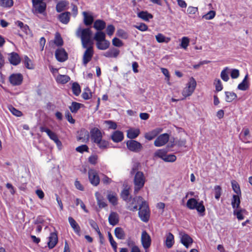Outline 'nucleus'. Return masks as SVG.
Segmentation results:
<instances>
[{"label": "nucleus", "mask_w": 252, "mask_h": 252, "mask_svg": "<svg viewBox=\"0 0 252 252\" xmlns=\"http://www.w3.org/2000/svg\"><path fill=\"white\" fill-rule=\"evenodd\" d=\"M83 56V64L86 66L87 63L92 60L94 55V50L92 45L88 46Z\"/></svg>", "instance_id": "9b49d317"}, {"label": "nucleus", "mask_w": 252, "mask_h": 252, "mask_svg": "<svg viewBox=\"0 0 252 252\" xmlns=\"http://www.w3.org/2000/svg\"><path fill=\"white\" fill-rule=\"evenodd\" d=\"M228 73L229 68L228 67H225L220 73V77L225 82L228 81L229 79Z\"/></svg>", "instance_id": "4c0bfd02"}, {"label": "nucleus", "mask_w": 252, "mask_h": 252, "mask_svg": "<svg viewBox=\"0 0 252 252\" xmlns=\"http://www.w3.org/2000/svg\"><path fill=\"white\" fill-rule=\"evenodd\" d=\"M72 90L74 95L78 96L81 93L80 85L77 83H73L72 86Z\"/></svg>", "instance_id": "a18cd8bd"}, {"label": "nucleus", "mask_w": 252, "mask_h": 252, "mask_svg": "<svg viewBox=\"0 0 252 252\" xmlns=\"http://www.w3.org/2000/svg\"><path fill=\"white\" fill-rule=\"evenodd\" d=\"M112 43L113 46L117 47H122L124 45L123 41L117 37H114L112 40Z\"/></svg>", "instance_id": "052dcab7"}, {"label": "nucleus", "mask_w": 252, "mask_h": 252, "mask_svg": "<svg viewBox=\"0 0 252 252\" xmlns=\"http://www.w3.org/2000/svg\"><path fill=\"white\" fill-rule=\"evenodd\" d=\"M94 39L96 41V48L100 50H105L109 48L110 42L106 39V34L103 32H96Z\"/></svg>", "instance_id": "f03ea898"}, {"label": "nucleus", "mask_w": 252, "mask_h": 252, "mask_svg": "<svg viewBox=\"0 0 252 252\" xmlns=\"http://www.w3.org/2000/svg\"><path fill=\"white\" fill-rule=\"evenodd\" d=\"M70 13L69 12H65L59 15V19L61 22L63 24H67L70 20Z\"/></svg>", "instance_id": "2f4dec72"}, {"label": "nucleus", "mask_w": 252, "mask_h": 252, "mask_svg": "<svg viewBox=\"0 0 252 252\" xmlns=\"http://www.w3.org/2000/svg\"><path fill=\"white\" fill-rule=\"evenodd\" d=\"M56 59L60 62H63L67 59V54L63 48L58 49L55 52Z\"/></svg>", "instance_id": "dca6fc26"}, {"label": "nucleus", "mask_w": 252, "mask_h": 252, "mask_svg": "<svg viewBox=\"0 0 252 252\" xmlns=\"http://www.w3.org/2000/svg\"><path fill=\"white\" fill-rule=\"evenodd\" d=\"M134 27L142 32L146 31L148 29L147 25L144 23H140L139 25L134 26Z\"/></svg>", "instance_id": "774afa93"}, {"label": "nucleus", "mask_w": 252, "mask_h": 252, "mask_svg": "<svg viewBox=\"0 0 252 252\" xmlns=\"http://www.w3.org/2000/svg\"><path fill=\"white\" fill-rule=\"evenodd\" d=\"M31 63V60L27 56L24 57V63L25 66L28 69H32L33 66Z\"/></svg>", "instance_id": "e2e57ef3"}, {"label": "nucleus", "mask_w": 252, "mask_h": 252, "mask_svg": "<svg viewBox=\"0 0 252 252\" xmlns=\"http://www.w3.org/2000/svg\"><path fill=\"white\" fill-rule=\"evenodd\" d=\"M104 123L107 125L109 129H116L117 128L116 123L112 121H105Z\"/></svg>", "instance_id": "0e129e2a"}, {"label": "nucleus", "mask_w": 252, "mask_h": 252, "mask_svg": "<svg viewBox=\"0 0 252 252\" xmlns=\"http://www.w3.org/2000/svg\"><path fill=\"white\" fill-rule=\"evenodd\" d=\"M108 220L110 224L115 225L119 222V215L116 212H111L109 215Z\"/></svg>", "instance_id": "c85d7f7f"}, {"label": "nucleus", "mask_w": 252, "mask_h": 252, "mask_svg": "<svg viewBox=\"0 0 252 252\" xmlns=\"http://www.w3.org/2000/svg\"><path fill=\"white\" fill-rule=\"evenodd\" d=\"M100 149H105L109 147V143L106 140L101 138L94 142Z\"/></svg>", "instance_id": "f704fd0d"}, {"label": "nucleus", "mask_w": 252, "mask_h": 252, "mask_svg": "<svg viewBox=\"0 0 252 252\" xmlns=\"http://www.w3.org/2000/svg\"><path fill=\"white\" fill-rule=\"evenodd\" d=\"M82 104L81 103L72 102L71 105L69 106V109L73 113H76L78 110L80 108Z\"/></svg>", "instance_id": "58836bf2"}, {"label": "nucleus", "mask_w": 252, "mask_h": 252, "mask_svg": "<svg viewBox=\"0 0 252 252\" xmlns=\"http://www.w3.org/2000/svg\"><path fill=\"white\" fill-rule=\"evenodd\" d=\"M70 77L66 75H58L56 77V80L58 83L64 84L68 82Z\"/></svg>", "instance_id": "473e14b6"}, {"label": "nucleus", "mask_w": 252, "mask_h": 252, "mask_svg": "<svg viewBox=\"0 0 252 252\" xmlns=\"http://www.w3.org/2000/svg\"><path fill=\"white\" fill-rule=\"evenodd\" d=\"M225 100L227 102H230L235 99L237 96V94L231 92H225Z\"/></svg>", "instance_id": "e433bc0d"}, {"label": "nucleus", "mask_w": 252, "mask_h": 252, "mask_svg": "<svg viewBox=\"0 0 252 252\" xmlns=\"http://www.w3.org/2000/svg\"><path fill=\"white\" fill-rule=\"evenodd\" d=\"M181 242L186 248H188L193 242V240L192 237H181Z\"/></svg>", "instance_id": "de8ad7c7"}, {"label": "nucleus", "mask_w": 252, "mask_h": 252, "mask_svg": "<svg viewBox=\"0 0 252 252\" xmlns=\"http://www.w3.org/2000/svg\"><path fill=\"white\" fill-rule=\"evenodd\" d=\"M162 131L160 128H157L153 130L147 132L144 135V137L148 140H152L155 138Z\"/></svg>", "instance_id": "f3484780"}, {"label": "nucleus", "mask_w": 252, "mask_h": 252, "mask_svg": "<svg viewBox=\"0 0 252 252\" xmlns=\"http://www.w3.org/2000/svg\"><path fill=\"white\" fill-rule=\"evenodd\" d=\"M196 86V82L193 77H191L186 87L184 88L182 91V95L187 97L191 95L193 93Z\"/></svg>", "instance_id": "423d86ee"}, {"label": "nucleus", "mask_w": 252, "mask_h": 252, "mask_svg": "<svg viewBox=\"0 0 252 252\" xmlns=\"http://www.w3.org/2000/svg\"><path fill=\"white\" fill-rule=\"evenodd\" d=\"M214 85L215 86L216 90L217 92H220V91H221L222 90L223 86H222L221 82L220 80V79H216L214 80Z\"/></svg>", "instance_id": "4d7b16f0"}, {"label": "nucleus", "mask_w": 252, "mask_h": 252, "mask_svg": "<svg viewBox=\"0 0 252 252\" xmlns=\"http://www.w3.org/2000/svg\"><path fill=\"white\" fill-rule=\"evenodd\" d=\"M81 133L82 136H79L77 139L78 140H82V142L88 141L89 138V132L85 129L81 130Z\"/></svg>", "instance_id": "ea45409f"}, {"label": "nucleus", "mask_w": 252, "mask_h": 252, "mask_svg": "<svg viewBox=\"0 0 252 252\" xmlns=\"http://www.w3.org/2000/svg\"><path fill=\"white\" fill-rule=\"evenodd\" d=\"M106 27L105 22L102 20H96L94 24V28L97 31V32H102Z\"/></svg>", "instance_id": "b1692460"}, {"label": "nucleus", "mask_w": 252, "mask_h": 252, "mask_svg": "<svg viewBox=\"0 0 252 252\" xmlns=\"http://www.w3.org/2000/svg\"><path fill=\"white\" fill-rule=\"evenodd\" d=\"M137 16L145 21H149L153 18V16L147 11H142L137 13Z\"/></svg>", "instance_id": "7c9ffc66"}, {"label": "nucleus", "mask_w": 252, "mask_h": 252, "mask_svg": "<svg viewBox=\"0 0 252 252\" xmlns=\"http://www.w3.org/2000/svg\"><path fill=\"white\" fill-rule=\"evenodd\" d=\"M129 191L128 189H124L121 194V196L122 198L125 200L126 202H127L128 200H129L131 198H129Z\"/></svg>", "instance_id": "864d4df0"}, {"label": "nucleus", "mask_w": 252, "mask_h": 252, "mask_svg": "<svg viewBox=\"0 0 252 252\" xmlns=\"http://www.w3.org/2000/svg\"><path fill=\"white\" fill-rule=\"evenodd\" d=\"M49 241L48 242V247L50 249H52L55 247L58 242V237H49Z\"/></svg>", "instance_id": "79ce46f5"}, {"label": "nucleus", "mask_w": 252, "mask_h": 252, "mask_svg": "<svg viewBox=\"0 0 252 252\" xmlns=\"http://www.w3.org/2000/svg\"><path fill=\"white\" fill-rule=\"evenodd\" d=\"M9 109L10 110V111L15 116H17V117H20L22 115V113L16 109V108H15L14 107H12V106H11L9 108Z\"/></svg>", "instance_id": "338daca9"}, {"label": "nucleus", "mask_w": 252, "mask_h": 252, "mask_svg": "<svg viewBox=\"0 0 252 252\" xmlns=\"http://www.w3.org/2000/svg\"><path fill=\"white\" fill-rule=\"evenodd\" d=\"M174 237H166L165 245L168 249L171 248L174 244Z\"/></svg>", "instance_id": "13d9d810"}, {"label": "nucleus", "mask_w": 252, "mask_h": 252, "mask_svg": "<svg viewBox=\"0 0 252 252\" xmlns=\"http://www.w3.org/2000/svg\"><path fill=\"white\" fill-rule=\"evenodd\" d=\"M95 196L97 201V203L99 208H102L107 206V204L104 200L103 196L98 192L95 193Z\"/></svg>", "instance_id": "393cba45"}, {"label": "nucleus", "mask_w": 252, "mask_h": 252, "mask_svg": "<svg viewBox=\"0 0 252 252\" xmlns=\"http://www.w3.org/2000/svg\"><path fill=\"white\" fill-rule=\"evenodd\" d=\"M111 138L113 142L118 143L123 140L124 134L122 131L116 130L112 133Z\"/></svg>", "instance_id": "412c9836"}, {"label": "nucleus", "mask_w": 252, "mask_h": 252, "mask_svg": "<svg viewBox=\"0 0 252 252\" xmlns=\"http://www.w3.org/2000/svg\"><path fill=\"white\" fill-rule=\"evenodd\" d=\"M115 30V27L112 25H109L106 28V32L109 36H111L113 34Z\"/></svg>", "instance_id": "69168bd1"}, {"label": "nucleus", "mask_w": 252, "mask_h": 252, "mask_svg": "<svg viewBox=\"0 0 252 252\" xmlns=\"http://www.w3.org/2000/svg\"><path fill=\"white\" fill-rule=\"evenodd\" d=\"M92 34V32L89 28L82 29L79 27L76 32V36L81 39L83 48H87L93 45V43L91 39Z\"/></svg>", "instance_id": "f257e3e1"}, {"label": "nucleus", "mask_w": 252, "mask_h": 252, "mask_svg": "<svg viewBox=\"0 0 252 252\" xmlns=\"http://www.w3.org/2000/svg\"><path fill=\"white\" fill-rule=\"evenodd\" d=\"M54 43L57 46H62L63 44V40L59 33H56L55 35Z\"/></svg>", "instance_id": "bf43d9fd"}, {"label": "nucleus", "mask_w": 252, "mask_h": 252, "mask_svg": "<svg viewBox=\"0 0 252 252\" xmlns=\"http://www.w3.org/2000/svg\"><path fill=\"white\" fill-rule=\"evenodd\" d=\"M89 179L90 183L94 186H97L100 182V179L97 172L91 169L88 171Z\"/></svg>", "instance_id": "f8f14e48"}, {"label": "nucleus", "mask_w": 252, "mask_h": 252, "mask_svg": "<svg viewBox=\"0 0 252 252\" xmlns=\"http://www.w3.org/2000/svg\"><path fill=\"white\" fill-rule=\"evenodd\" d=\"M127 148L130 151L137 153L141 150L142 146L139 142L133 140H129L126 142Z\"/></svg>", "instance_id": "6e6552de"}, {"label": "nucleus", "mask_w": 252, "mask_h": 252, "mask_svg": "<svg viewBox=\"0 0 252 252\" xmlns=\"http://www.w3.org/2000/svg\"><path fill=\"white\" fill-rule=\"evenodd\" d=\"M189 43V39L186 36H184L181 39L180 46L182 48L186 49Z\"/></svg>", "instance_id": "3c124183"}, {"label": "nucleus", "mask_w": 252, "mask_h": 252, "mask_svg": "<svg viewBox=\"0 0 252 252\" xmlns=\"http://www.w3.org/2000/svg\"><path fill=\"white\" fill-rule=\"evenodd\" d=\"M68 221L74 231L77 235H79L80 231V228L75 220L73 218L69 217L68 218Z\"/></svg>", "instance_id": "c756f323"}, {"label": "nucleus", "mask_w": 252, "mask_h": 252, "mask_svg": "<svg viewBox=\"0 0 252 252\" xmlns=\"http://www.w3.org/2000/svg\"><path fill=\"white\" fill-rule=\"evenodd\" d=\"M107 197L109 202L113 205H116L118 203V197L116 193L108 191Z\"/></svg>", "instance_id": "a878e982"}, {"label": "nucleus", "mask_w": 252, "mask_h": 252, "mask_svg": "<svg viewBox=\"0 0 252 252\" xmlns=\"http://www.w3.org/2000/svg\"><path fill=\"white\" fill-rule=\"evenodd\" d=\"M23 79V76L20 73L12 74L9 77V81L13 86H18L22 83Z\"/></svg>", "instance_id": "2eb2a0df"}, {"label": "nucleus", "mask_w": 252, "mask_h": 252, "mask_svg": "<svg viewBox=\"0 0 252 252\" xmlns=\"http://www.w3.org/2000/svg\"><path fill=\"white\" fill-rule=\"evenodd\" d=\"M90 134L92 141L94 143L102 138V133L97 127L92 128L90 130Z\"/></svg>", "instance_id": "4468645a"}, {"label": "nucleus", "mask_w": 252, "mask_h": 252, "mask_svg": "<svg viewBox=\"0 0 252 252\" xmlns=\"http://www.w3.org/2000/svg\"><path fill=\"white\" fill-rule=\"evenodd\" d=\"M216 13L214 10H210L206 14H204L202 16V18L206 20H209L213 19L216 16Z\"/></svg>", "instance_id": "09e8293b"}, {"label": "nucleus", "mask_w": 252, "mask_h": 252, "mask_svg": "<svg viewBox=\"0 0 252 252\" xmlns=\"http://www.w3.org/2000/svg\"><path fill=\"white\" fill-rule=\"evenodd\" d=\"M33 9L36 13L44 14L46 5L43 0H32Z\"/></svg>", "instance_id": "1a4fd4ad"}, {"label": "nucleus", "mask_w": 252, "mask_h": 252, "mask_svg": "<svg viewBox=\"0 0 252 252\" xmlns=\"http://www.w3.org/2000/svg\"><path fill=\"white\" fill-rule=\"evenodd\" d=\"M240 139L245 143H249L251 138L250 131L248 128H244L239 135Z\"/></svg>", "instance_id": "aec40b11"}, {"label": "nucleus", "mask_w": 252, "mask_h": 252, "mask_svg": "<svg viewBox=\"0 0 252 252\" xmlns=\"http://www.w3.org/2000/svg\"><path fill=\"white\" fill-rule=\"evenodd\" d=\"M231 183H232V189H233L234 191L237 194H241V190H240L239 186L237 184V183L236 181H232Z\"/></svg>", "instance_id": "680f3d73"}, {"label": "nucleus", "mask_w": 252, "mask_h": 252, "mask_svg": "<svg viewBox=\"0 0 252 252\" xmlns=\"http://www.w3.org/2000/svg\"><path fill=\"white\" fill-rule=\"evenodd\" d=\"M169 135L167 133H163L159 135L154 141V145L159 147L165 145L169 141Z\"/></svg>", "instance_id": "9d476101"}, {"label": "nucleus", "mask_w": 252, "mask_h": 252, "mask_svg": "<svg viewBox=\"0 0 252 252\" xmlns=\"http://www.w3.org/2000/svg\"><path fill=\"white\" fill-rule=\"evenodd\" d=\"M140 131L139 128H130L126 131L127 138L132 140L136 138L140 134Z\"/></svg>", "instance_id": "6ab92c4d"}, {"label": "nucleus", "mask_w": 252, "mask_h": 252, "mask_svg": "<svg viewBox=\"0 0 252 252\" xmlns=\"http://www.w3.org/2000/svg\"><path fill=\"white\" fill-rule=\"evenodd\" d=\"M138 215L141 220L144 222H147L150 218V211L148 203L145 201L140 204Z\"/></svg>", "instance_id": "20e7f679"}, {"label": "nucleus", "mask_w": 252, "mask_h": 252, "mask_svg": "<svg viewBox=\"0 0 252 252\" xmlns=\"http://www.w3.org/2000/svg\"><path fill=\"white\" fill-rule=\"evenodd\" d=\"M166 153H167V152L165 150L159 149L156 151V152L154 153V157L155 158H160L163 160Z\"/></svg>", "instance_id": "49530a36"}, {"label": "nucleus", "mask_w": 252, "mask_h": 252, "mask_svg": "<svg viewBox=\"0 0 252 252\" xmlns=\"http://www.w3.org/2000/svg\"><path fill=\"white\" fill-rule=\"evenodd\" d=\"M156 39L158 43H167L169 41V38H166L165 36L161 33H158L157 35H156Z\"/></svg>", "instance_id": "8fccbe9b"}, {"label": "nucleus", "mask_w": 252, "mask_h": 252, "mask_svg": "<svg viewBox=\"0 0 252 252\" xmlns=\"http://www.w3.org/2000/svg\"><path fill=\"white\" fill-rule=\"evenodd\" d=\"M84 17V23L86 26L91 25L94 22V17L91 12L84 11L82 13Z\"/></svg>", "instance_id": "4be33fe9"}, {"label": "nucleus", "mask_w": 252, "mask_h": 252, "mask_svg": "<svg viewBox=\"0 0 252 252\" xmlns=\"http://www.w3.org/2000/svg\"><path fill=\"white\" fill-rule=\"evenodd\" d=\"M145 179L142 172H137L134 177V193L136 194L144 185Z\"/></svg>", "instance_id": "39448f33"}, {"label": "nucleus", "mask_w": 252, "mask_h": 252, "mask_svg": "<svg viewBox=\"0 0 252 252\" xmlns=\"http://www.w3.org/2000/svg\"><path fill=\"white\" fill-rule=\"evenodd\" d=\"M68 2L66 0H63L59 2L56 5V10L58 12H60L65 9L68 5Z\"/></svg>", "instance_id": "c9c22d12"}, {"label": "nucleus", "mask_w": 252, "mask_h": 252, "mask_svg": "<svg viewBox=\"0 0 252 252\" xmlns=\"http://www.w3.org/2000/svg\"><path fill=\"white\" fill-rule=\"evenodd\" d=\"M143 198L141 196H136L133 198H130L126 202L127 208L132 211H136L137 210L138 205L142 204V202H144Z\"/></svg>", "instance_id": "0eeeda50"}, {"label": "nucleus", "mask_w": 252, "mask_h": 252, "mask_svg": "<svg viewBox=\"0 0 252 252\" xmlns=\"http://www.w3.org/2000/svg\"><path fill=\"white\" fill-rule=\"evenodd\" d=\"M215 197L217 200H219L221 195V188L220 186L214 187Z\"/></svg>", "instance_id": "5fc2aeb1"}, {"label": "nucleus", "mask_w": 252, "mask_h": 252, "mask_svg": "<svg viewBox=\"0 0 252 252\" xmlns=\"http://www.w3.org/2000/svg\"><path fill=\"white\" fill-rule=\"evenodd\" d=\"M120 54V50L115 48H111L103 54L106 58H117Z\"/></svg>", "instance_id": "a211bd4d"}, {"label": "nucleus", "mask_w": 252, "mask_h": 252, "mask_svg": "<svg viewBox=\"0 0 252 252\" xmlns=\"http://www.w3.org/2000/svg\"><path fill=\"white\" fill-rule=\"evenodd\" d=\"M9 61L11 64L17 65L20 63L21 59L17 53L12 52L9 54Z\"/></svg>", "instance_id": "5701e85b"}, {"label": "nucleus", "mask_w": 252, "mask_h": 252, "mask_svg": "<svg viewBox=\"0 0 252 252\" xmlns=\"http://www.w3.org/2000/svg\"><path fill=\"white\" fill-rule=\"evenodd\" d=\"M177 159V158L175 155L174 154H169L167 155V153H166L165 155V157H164L163 160L165 162H174Z\"/></svg>", "instance_id": "c03bdc74"}, {"label": "nucleus", "mask_w": 252, "mask_h": 252, "mask_svg": "<svg viewBox=\"0 0 252 252\" xmlns=\"http://www.w3.org/2000/svg\"><path fill=\"white\" fill-rule=\"evenodd\" d=\"M240 196L241 194L233 195L231 201V205L233 208L237 209L239 208L240 204Z\"/></svg>", "instance_id": "bb28decb"}, {"label": "nucleus", "mask_w": 252, "mask_h": 252, "mask_svg": "<svg viewBox=\"0 0 252 252\" xmlns=\"http://www.w3.org/2000/svg\"><path fill=\"white\" fill-rule=\"evenodd\" d=\"M246 211L245 209L238 208L234 210L233 214L236 216L237 218L239 220H242L244 219V215L246 213Z\"/></svg>", "instance_id": "72a5a7b5"}, {"label": "nucleus", "mask_w": 252, "mask_h": 252, "mask_svg": "<svg viewBox=\"0 0 252 252\" xmlns=\"http://www.w3.org/2000/svg\"><path fill=\"white\" fill-rule=\"evenodd\" d=\"M248 75L247 74L245 76L242 82L238 85V86L237 87L238 89L241 90V91H246L249 89V83L248 81Z\"/></svg>", "instance_id": "cd10ccee"}, {"label": "nucleus", "mask_w": 252, "mask_h": 252, "mask_svg": "<svg viewBox=\"0 0 252 252\" xmlns=\"http://www.w3.org/2000/svg\"><path fill=\"white\" fill-rule=\"evenodd\" d=\"M117 36L123 39H126L128 37V34L123 29H118L116 32Z\"/></svg>", "instance_id": "37998d69"}, {"label": "nucleus", "mask_w": 252, "mask_h": 252, "mask_svg": "<svg viewBox=\"0 0 252 252\" xmlns=\"http://www.w3.org/2000/svg\"><path fill=\"white\" fill-rule=\"evenodd\" d=\"M13 4V0H0V6L3 7H10Z\"/></svg>", "instance_id": "603ef678"}, {"label": "nucleus", "mask_w": 252, "mask_h": 252, "mask_svg": "<svg viewBox=\"0 0 252 252\" xmlns=\"http://www.w3.org/2000/svg\"><path fill=\"white\" fill-rule=\"evenodd\" d=\"M141 242L145 249L149 248L151 244V237H141Z\"/></svg>", "instance_id": "a19ab883"}, {"label": "nucleus", "mask_w": 252, "mask_h": 252, "mask_svg": "<svg viewBox=\"0 0 252 252\" xmlns=\"http://www.w3.org/2000/svg\"><path fill=\"white\" fill-rule=\"evenodd\" d=\"M186 206L189 209H196L197 211L201 214L204 213L205 211V208L203 205V201H200L198 202L194 198L189 199L187 202Z\"/></svg>", "instance_id": "7ed1b4c3"}, {"label": "nucleus", "mask_w": 252, "mask_h": 252, "mask_svg": "<svg viewBox=\"0 0 252 252\" xmlns=\"http://www.w3.org/2000/svg\"><path fill=\"white\" fill-rule=\"evenodd\" d=\"M89 222V224L92 227V228L97 232L99 236H101V234L99 231L98 226L96 223L93 220H90Z\"/></svg>", "instance_id": "6e6d98bb"}, {"label": "nucleus", "mask_w": 252, "mask_h": 252, "mask_svg": "<svg viewBox=\"0 0 252 252\" xmlns=\"http://www.w3.org/2000/svg\"><path fill=\"white\" fill-rule=\"evenodd\" d=\"M40 129L41 132H46L50 138L54 141L57 145H59L61 144V141L55 133L45 127H41Z\"/></svg>", "instance_id": "ddd939ff"}]
</instances>
